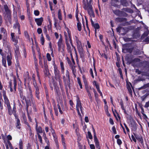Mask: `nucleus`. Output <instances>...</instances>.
<instances>
[{
  "instance_id": "nucleus-12",
  "label": "nucleus",
  "mask_w": 149,
  "mask_h": 149,
  "mask_svg": "<svg viewBox=\"0 0 149 149\" xmlns=\"http://www.w3.org/2000/svg\"><path fill=\"white\" fill-rule=\"evenodd\" d=\"M94 133V139L96 147L97 148L99 147V144L98 140L97 137L95 130L93 127V128Z\"/></svg>"
},
{
  "instance_id": "nucleus-59",
  "label": "nucleus",
  "mask_w": 149,
  "mask_h": 149,
  "mask_svg": "<svg viewBox=\"0 0 149 149\" xmlns=\"http://www.w3.org/2000/svg\"><path fill=\"white\" fill-rule=\"evenodd\" d=\"M135 72L138 74H140L141 72L140 70L137 69L136 70Z\"/></svg>"
},
{
  "instance_id": "nucleus-33",
  "label": "nucleus",
  "mask_w": 149,
  "mask_h": 149,
  "mask_svg": "<svg viewBox=\"0 0 149 149\" xmlns=\"http://www.w3.org/2000/svg\"><path fill=\"white\" fill-rule=\"evenodd\" d=\"M60 64L61 66V71L62 72H63L64 70V68L63 65V64L62 62L60 61Z\"/></svg>"
},
{
  "instance_id": "nucleus-58",
  "label": "nucleus",
  "mask_w": 149,
  "mask_h": 149,
  "mask_svg": "<svg viewBox=\"0 0 149 149\" xmlns=\"http://www.w3.org/2000/svg\"><path fill=\"white\" fill-rule=\"evenodd\" d=\"M149 86V84H147L145 85L144 86H143V87H141V88H142L144 89L146 88H147V87H148Z\"/></svg>"
},
{
  "instance_id": "nucleus-64",
  "label": "nucleus",
  "mask_w": 149,
  "mask_h": 149,
  "mask_svg": "<svg viewBox=\"0 0 149 149\" xmlns=\"http://www.w3.org/2000/svg\"><path fill=\"white\" fill-rule=\"evenodd\" d=\"M88 95L89 97V99H90V101H91V102H92V97L91 96V93L88 94Z\"/></svg>"
},
{
  "instance_id": "nucleus-53",
  "label": "nucleus",
  "mask_w": 149,
  "mask_h": 149,
  "mask_svg": "<svg viewBox=\"0 0 149 149\" xmlns=\"http://www.w3.org/2000/svg\"><path fill=\"white\" fill-rule=\"evenodd\" d=\"M44 41L45 39L44 38H40L41 43L42 45H44Z\"/></svg>"
},
{
  "instance_id": "nucleus-7",
  "label": "nucleus",
  "mask_w": 149,
  "mask_h": 149,
  "mask_svg": "<svg viewBox=\"0 0 149 149\" xmlns=\"http://www.w3.org/2000/svg\"><path fill=\"white\" fill-rule=\"evenodd\" d=\"M58 51L61 52H63L65 48V46L62 43V40L61 38L59 39L58 42Z\"/></svg>"
},
{
  "instance_id": "nucleus-51",
  "label": "nucleus",
  "mask_w": 149,
  "mask_h": 149,
  "mask_svg": "<svg viewBox=\"0 0 149 149\" xmlns=\"http://www.w3.org/2000/svg\"><path fill=\"white\" fill-rule=\"evenodd\" d=\"M20 95L21 97L23 99H24L25 97L23 95L22 92L21 91H20Z\"/></svg>"
},
{
  "instance_id": "nucleus-37",
  "label": "nucleus",
  "mask_w": 149,
  "mask_h": 149,
  "mask_svg": "<svg viewBox=\"0 0 149 149\" xmlns=\"http://www.w3.org/2000/svg\"><path fill=\"white\" fill-rule=\"evenodd\" d=\"M93 84L94 85H95L96 87V88L97 89L99 88V84H97V83L95 81H94L93 82Z\"/></svg>"
},
{
  "instance_id": "nucleus-60",
  "label": "nucleus",
  "mask_w": 149,
  "mask_h": 149,
  "mask_svg": "<svg viewBox=\"0 0 149 149\" xmlns=\"http://www.w3.org/2000/svg\"><path fill=\"white\" fill-rule=\"evenodd\" d=\"M149 107V101L146 102L145 105L144 107L146 108H147Z\"/></svg>"
},
{
  "instance_id": "nucleus-28",
  "label": "nucleus",
  "mask_w": 149,
  "mask_h": 149,
  "mask_svg": "<svg viewBox=\"0 0 149 149\" xmlns=\"http://www.w3.org/2000/svg\"><path fill=\"white\" fill-rule=\"evenodd\" d=\"M39 89L38 87H36V88L35 94L36 97L38 99H39Z\"/></svg>"
},
{
  "instance_id": "nucleus-36",
  "label": "nucleus",
  "mask_w": 149,
  "mask_h": 149,
  "mask_svg": "<svg viewBox=\"0 0 149 149\" xmlns=\"http://www.w3.org/2000/svg\"><path fill=\"white\" fill-rule=\"evenodd\" d=\"M113 12L114 13L118 16H119L121 14V12L118 10H114Z\"/></svg>"
},
{
  "instance_id": "nucleus-39",
  "label": "nucleus",
  "mask_w": 149,
  "mask_h": 149,
  "mask_svg": "<svg viewBox=\"0 0 149 149\" xmlns=\"http://www.w3.org/2000/svg\"><path fill=\"white\" fill-rule=\"evenodd\" d=\"M12 84L11 82H9V85L8 86V88H10V90L11 92H12L13 91V89L12 87Z\"/></svg>"
},
{
  "instance_id": "nucleus-42",
  "label": "nucleus",
  "mask_w": 149,
  "mask_h": 149,
  "mask_svg": "<svg viewBox=\"0 0 149 149\" xmlns=\"http://www.w3.org/2000/svg\"><path fill=\"white\" fill-rule=\"evenodd\" d=\"M38 138L40 142L41 143H42V139L41 136L40 135V134H38Z\"/></svg>"
},
{
  "instance_id": "nucleus-23",
  "label": "nucleus",
  "mask_w": 149,
  "mask_h": 149,
  "mask_svg": "<svg viewBox=\"0 0 149 149\" xmlns=\"http://www.w3.org/2000/svg\"><path fill=\"white\" fill-rule=\"evenodd\" d=\"M17 18V17L16 16V23L15 24L13 27L14 28H15L16 29L17 28L18 29V31H19L20 29V26L18 22Z\"/></svg>"
},
{
  "instance_id": "nucleus-40",
  "label": "nucleus",
  "mask_w": 149,
  "mask_h": 149,
  "mask_svg": "<svg viewBox=\"0 0 149 149\" xmlns=\"http://www.w3.org/2000/svg\"><path fill=\"white\" fill-rule=\"evenodd\" d=\"M43 136L44 137V139L45 140V142L47 143H48L49 142V141L47 139L46 137V135L45 133H44Z\"/></svg>"
},
{
  "instance_id": "nucleus-2",
  "label": "nucleus",
  "mask_w": 149,
  "mask_h": 149,
  "mask_svg": "<svg viewBox=\"0 0 149 149\" xmlns=\"http://www.w3.org/2000/svg\"><path fill=\"white\" fill-rule=\"evenodd\" d=\"M67 46V49L68 52L70 53V55L72 56V52H74V50L75 53H76V50L75 47H74L71 43H69V42H65Z\"/></svg>"
},
{
  "instance_id": "nucleus-50",
  "label": "nucleus",
  "mask_w": 149,
  "mask_h": 149,
  "mask_svg": "<svg viewBox=\"0 0 149 149\" xmlns=\"http://www.w3.org/2000/svg\"><path fill=\"white\" fill-rule=\"evenodd\" d=\"M144 41L145 42H149V35L148 37H146L145 38Z\"/></svg>"
},
{
  "instance_id": "nucleus-43",
  "label": "nucleus",
  "mask_w": 149,
  "mask_h": 149,
  "mask_svg": "<svg viewBox=\"0 0 149 149\" xmlns=\"http://www.w3.org/2000/svg\"><path fill=\"white\" fill-rule=\"evenodd\" d=\"M112 130L114 134H116L117 133V132L116 130V129L115 127L114 126H113L112 128Z\"/></svg>"
},
{
  "instance_id": "nucleus-61",
  "label": "nucleus",
  "mask_w": 149,
  "mask_h": 149,
  "mask_svg": "<svg viewBox=\"0 0 149 149\" xmlns=\"http://www.w3.org/2000/svg\"><path fill=\"white\" fill-rule=\"evenodd\" d=\"M66 77L68 79H69V72L68 70H67L66 72Z\"/></svg>"
},
{
  "instance_id": "nucleus-1",
  "label": "nucleus",
  "mask_w": 149,
  "mask_h": 149,
  "mask_svg": "<svg viewBox=\"0 0 149 149\" xmlns=\"http://www.w3.org/2000/svg\"><path fill=\"white\" fill-rule=\"evenodd\" d=\"M83 8L87 10L88 13L91 17V18L92 19V17H95V15L92 9V6L90 3H88V0H83Z\"/></svg>"
},
{
  "instance_id": "nucleus-20",
  "label": "nucleus",
  "mask_w": 149,
  "mask_h": 149,
  "mask_svg": "<svg viewBox=\"0 0 149 149\" xmlns=\"http://www.w3.org/2000/svg\"><path fill=\"white\" fill-rule=\"evenodd\" d=\"M91 24L92 25V26L94 27V28L95 29V33H96V29H99L100 26L99 25V24H98L96 23L94 24V22H93V21L92 19L91 18Z\"/></svg>"
},
{
  "instance_id": "nucleus-56",
  "label": "nucleus",
  "mask_w": 149,
  "mask_h": 149,
  "mask_svg": "<svg viewBox=\"0 0 149 149\" xmlns=\"http://www.w3.org/2000/svg\"><path fill=\"white\" fill-rule=\"evenodd\" d=\"M85 18V19H86V27L89 31V30L88 27V21L87 20V19L86 17Z\"/></svg>"
},
{
  "instance_id": "nucleus-30",
  "label": "nucleus",
  "mask_w": 149,
  "mask_h": 149,
  "mask_svg": "<svg viewBox=\"0 0 149 149\" xmlns=\"http://www.w3.org/2000/svg\"><path fill=\"white\" fill-rule=\"evenodd\" d=\"M121 4L124 6H127L128 3L125 0H121Z\"/></svg>"
},
{
  "instance_id": "nucleus-34",
  "label": "nucleus",
  "mask_w": 149,
  "mask_h": 149,
  "mask_svg": "<svg viewBox=\"0 0 149 149\" xmlns=\"http://www.w3.org/2000/svg\"><path fill=\"white\" fill-rule=\"evenodd\" d=\"M86 137L87 139L88 138L91 139H92L93 137L90 132L89 131L88 132V135Z\"/></svg>"
},
{
  "instance_id": "nucleus-15",
  "label": "nucleus",
  "mask_w": 149,
  "mask_h": 149,
  "mask_svg": "<svg viewBox=\"0 0 149 149\" xmlns=\"http://www.w3.org/2000/svg\"><path fill=\"white\" fill-rule=\"evenodd\" d=\"M77 47L81 57H83L84 56V51L82 45Z\"/></svg>"
},
{
  "instance_id": "nucleus-9",
  "label": "nucleus",
  "mask_w": 149,
  "mask_h": 149,
  "mask_svg": "<svg viewBox=\"0 0 149 149\" xmlns=\"http://www.w3.org/2000/svg\"><path fill=\"white\" fill-rule=\"evenodd\" d=\"M3 94L4 97L5 103L7 105L9 111H10V110H11V109L10 105V102L6 96V92L5 91H3Z\"/></svg>"
},
{
  "instance_id": "nucleus-41",
  "label": "nucleus",
  "mask_w": 149,
  "mask_h": 149,
  "mask_svg": "<svg viewBox=\"0 0 149 149\" xmlns=\"http://www.w3.org/2000/svg\"><path fill=\"white\" fill-rule=\"evenodd\" d=\"M1 32L2 33H3L5 35L6 34V30L3 28H2L1 29Z\"/></svg>"
},
{
  "instance_id": "nucleus-57",
  "label": "nucleus",
  "mask_w": 149,
  "mask_h": 149,
  "mask_svg": "<svg viewBox=\"0 0 149 149\" xmlns=\"http://www.w3.org/2000/svg\"><path fill=\"white\" fill-rule=\"evenodd\" d=\"M57 106H58V109L59 110V112H60V113L61 114H62L63 113V111L61 110V108L60 106L58 104Z\"/></svg>"
},
{
  "instance_id": "nucleus-27",
  "label": "nucleus",
  "mask_w": 149,
  "mask_h": 149,
  "mask_svg": "<svg viewBox=\"0 0 149 149\" xmlns=\"http://www.w3.org/2000/svg\"><path fill=\"white\" fill-rule=\"evenodd\" d=\"M3 100L2 98V96L1 94H0V107L1 109H3Z\"/></svg>"
},
{
  "instance_id": "nucleus-8",
  "label": "nucleus",
  "mask_w": 149,
  "mask_h": 149,
  "mask_svg": "<svg viewBox=\"0 0 149 149\" xmlns=\"http://www.w3.org/2000/svg\"><path fill=\"white\" fill-rule=\"evenodd\" d=\"M72 63H71V62L70 61H68V62L70 65V66L72 70V72L73 75L75 77H76V70L75 66V63L73 59H72Z\"/></svg>"
},
{
  "instance_id": "nucleus-18",
  "label": "nucleus",
  "mask_w": 149,
  "mask_h": 149,
  "mask_svg": "<svg viewBox=\"0 0 149 149\" xmlns=\"http://www.w3.org/2000/svg\"><path fill=\"white\" fill-rule=\"evenodd\" d=\"M43 21V18L42 17H40L39 18H36L35 19V21L36 22L37 25L38 26L41 25Z\"/></svg>"
},
{
  "instance_id": "nucleus-17",
  "label": "nucleus",
  "mask_w": 149,
  "mask_h": 149,
  "mask_svg": "<svg viewBox=\"0 0 149 149\" xmlns=\"http://www.w3.org/2000/svg\"><path fill=\"white\" fill-rule=\"evenodd\" d=\"M36 129L37 132V135L39 134V133H42V128L40 126L38 127V123L37 122H36Z\"/></svg>"
},
{
  "instance_id": "nucleus-22",
  "label": "nucleus",
  "mask_w": 149,
  "mask_h": 149,
  "mask_svg": "<svg viewBox=\"0 0 149 149\" xmlns=\"http://www.w3.org/2000/svg\"><path fill=\"white\" fill-rule=\"evenodd\" d=\"M61 142L62 145L63 146L64 149H66V145L65 144V138L63 134L61 135Z\"/></svg>"
},
{
  "instance_id": "nucleus-26",
  "label": "nucleus",
  "mask_w": 149,
  "mask_h": 149,
  "mask_svg": "<svg viewBox=\"0 0 149 149\" xmlns=\"http://www.w3.org/2000/svg\"><path fill=\"white\" fill-rule=\"evenodd\" d=\"M15 54L17 56H18L19 54V47L16 45H15Z\"/></svg>"
},
{
  "instance_id": "nucleus-31",
  "label": "nucleus",
  "mask_w": 149,
  "mask_h": 149,
  "mask_svg": "<svg viewBox=\"0 0 149 149\" xmlns=\"http://www.w3.org/2000/svg\"><path fill=\"white\" fill-rule=\"evenodd\" d=\"M44 72L45 76H49V75L50 73L49 72L48 69L47 70H44Z\"/></svg>"
},
{
  "instance_id": "nucleus-13",
  "label": "nucleus",
  "mask_w": 149,
  "mask_h": 149,
  "mask_svg": "<svg viewBox=\"0 0 149 149\" xmlns=\"http://www.w3.org/2000/svg\"><path fill=\"white\" fill-rule=\"evenodd\" d=\"M11 39L14 42V45H17L18 42V40H17L18 37L16 36L15 37V33H11Z\"/></svg>"
},
{
  "instance_id": "nucleus-29",
  "label": "nucleus",
  "mask_w": 149,
  "mask_h": 149,
  "mask_svg": "<svg viewBox=\"0 0 149 149\" xmlns=\"http://www.w3.org/2000/svg\"><path fill=\"white\" fill-rule=\"evenodd\" d=\"M61 12V9H59L58 10V18L60 20H61L62 19V17Z\"/></svg>"
},
{
  "instance_id": "nucleus-45",
  "label": "nucleus",
  "mask_w": 149,
  "mask_h": 149,
  "mask_svg": "<svg viewBox=\"0 0 149 149\" xmlns=\"http://www.w3.org/2000/svg\"><path fill=\"white\" fill-rule=\"evenodd\" d=\"M74 39L75 40L76 43L80 41L79 40L78 38L76 36L74 37Z\"/></svg>"
},
{
  "instance_id": "nucleus-46",
  "label": "nucleus",
  "mask_w": 149,
  "mask_h": 149,
  "mask_svg": "<svg viewBox=\"0 0 149 149\" xmlns=\"http://www.w3.org/2000/svg\"><path fill=\"white\" fill-rule=\"evenodd\" d=\"M44 70H46V69L47 70V69H48L47 64L45 62L44 63Z\"/></svg>"
},
{
  "instance_id": "nucleus-55",
  "label": "nucleus",
  "mask_w": 149,
  "mask_h": 149,
  "mask_svg": "<svg viewBox=\"0 0 149 149\" xmlns=\"http://www.w3.org/2000/svg\"><path fill=\"white\" fill-rule=\"evenodd\" d=\"M112 1V5L116 6V5H114L113 4V3L115 2H116L117 3V2L118 1V0H111Z\"/></svg>"
},
{
  "instance_id": "nucleus-35",
  "label": "nucleus",
  "mask_w": 149,
  "mask_h": 149,
  "mask_svg": "<svg viewBox=\"0 0 149 149\" xmlns=\"http://www.w3.org/2000/svg\"><path fill=\"white\" fill-rule=\"evenodd\" d=\"M77 81L79 85V86L80 87V88H82V85L80 80L79 77L77 78Z\"/></svg>"
},
{
  "instance_id": "nucleus-63",
  "label": "nucleus",
  "mask_w": 149,
  "mask_h": 149,
  "mask_svg": "<svg viewBox=\"0 0 149 149\" xmlns=\"http://www.w3.org/2000/svg\"><path fill=\"white\" fill-rule=\"evenodd\" d=\"M43 31L44 32V33H45L46 34L47 32V30L46 27H45L44 28Z\"/></svg>"
},
{
  "instance_id": "nucleus-21",
  "label": "nucleus",
  "mask_w": 149,
  "mask_h": 149,
  "mask_svg": "<svg viewBox=\"0 0 149 149\" xmlns=\"http://www.w3.org/2000/svg\"><path fill=\"white\" fill-rule=\"evenodd\" d=\"M85 89L88 93V94L91 93V91L93 89V88H92L90 86H88V84L85 85Z\"/></svg>"
},
{
  "instance_id": "nucleus-44",
  "label": "nucleus",
  "mask_w": 149,
  "mask_h": 149,
  "mask_svg": "<svg viewBox=\"0 0 149 149\" xmlns=\"http://www.w3.org/2000/svg\"><path fill=\"white\" fill-rule=\"evenodd\" d=\"M83 80L84 83V84H85V85L88 84L87 83L86 80L84 76H83Z\"/></svg>"
},
{
  "instance_id": "nucleus-25",
  "label": "nucleus",
  "mask_w": 149,
  "mask_h": 149,
  "mask_svg": "<svg viewBox=\"0 0 149 149\" xmlns=\"http://www.w3.org/2000/svg\"><path fill=\"white\" fill-rule=\"evenodd\" d=\"M6 146L7 149H9V147L10 148V149H13L12 145L9 141H7V143L6 144Z\"/></svg>"
},
{
  "instance_id": "nucleus-24",
  "label": "nucleus",
  "mask_w": 149,
  "mask_h": 149,
  "mask_svg": "<svg viewBox=\"0 0 149 149\" xmlns=\"http://www.w3.org/2000/svg\"><path fill=\"white\" fill-rule=\"evenodd\" d=\"M16 120V127L18 129H20V126L21 124L20 123V121L19 119L17 118Z\"/></svg>"
},
{
  "instance_id": "nucleus-62",
  "label": "nucleus",
  "mask_w": 149,
  "mask_h": 149,
  "mask_svg": "<svg viewBox=\"0 0 149 149\" xmlns=\"http://www.w3.org/2000/svg\"><path fill=\"white\" fill-rule=\"evenodd\" d=\"M90 148L91 149H95V146L93 144H90Z\"/></svg>"
},
{
  "instance_id": "nucleus-32",
  "label": "nucleus",
  "mask_w": 149,
  "mask_h": 149,
  "mask_svg": "<svg viewBox=\"0 0 149 149\" xmlns=\"http://www.w3.org/2000/svg\"><path fill=\"white\" fill-rule=\"evenodd\" d=\"M2 64L5 67H6V60L5 58L3 57H2Z\"/></svg>"
},
{
  "instance_id": "nucleus-52",
  "label": "nucleus",
  "mask_w": 149,
  "mask_h": 149,
  "mask_svg": "<svg viewBox=\"0 0 149 149\" xmlns=\"http://www.w3.org/2000/svg\"><path fill=\"white\" fill-rule=\"evenodd\" d=\"M117 143L119 145H120L122 143L121 141L119 139H118L117 140Z\"/></svg>"
},
{
  "instance_id": "nucleus-38",
  "label": "nucleus",
  "mask_w": 149,
  "mask_h": 149,
  "mask_svg": "<svg viewBox=\"0 0 149 149\" xmlns=\"http://www.w3.org/2000/svg\"><path fill=\"white\" fill-rule=\"evenodd\" d=\"M46 56L48 61H50L51 60V57L50 54L47 53L46 55Z\"/></svg>"
},
{
  "instance_id": "nucleus-48",
  "label": "nucleus",
  "mask_w": 149,
  "mask_h": 149,
  "mask_svg": "<svg viewBox=\"0 0 149 149\" xmlns=\"http://www.w3.org/2000/svg\"><path fill=\"white\" fill-rule=\"evenodd\" d=\"M34 14L36 16H38L39 14V12L38 10H36L34 11Z\"/></svg>"
},
{
  "instance_id": "nucleus-19",
  "label": "nucleus",
  "mask_w": 149,
  "mask_h": 149,
  "mask_svg": "<svg viewBox=\"0 0 149 149\" xmlns=\"http://www.w3.org/2000/svg\"><path fill=\"white\" fill-rule=\"evenodd\" d=\"M6 58L8 65H10L11 64V59H12L11 54H10V55L7 56Z\"/></svg>"
},
{
  "instance_id": "nucleus-6",
  "label": "nucleus",
  "mask_w": 149,
  "mask_h": 149,
  "mask_svg": "<svg viewBox=\"0 0 149 149\" xmlns=\"http://www.w3.org/2000/svg\"><path fill=\"white\" fill-rule=\"evenodd\" d=\"M76 101V109L78 115L79 116H81V113L79 112V109H80L81 113H82L83 108L82 106L81 103L80 101L79 98L78 97H77Z\"/></svg>"
},
{
  "instance_id": "nucleus-10",
  "label": "nucleus",
  "mask_w": 149,
  "mask_h": 149,
  "mask_svg": "<svg viewBox=\"0 0 149 149\" xmlns=\"http://www.w3.org/2000/svg\"><path fill=\"white\" fill-rule=\"evenodd\" d=\"M117 31L123 35H125L127 32L128 29L126 27H122L119 26L117 28Z\"/></svg>"
},
{
  "instance_id": "nucleus-49",
  "label": "nucleus",
  "mask_w": 149,
  "mask_h": 149,
  "mask_svg": "<svg viewBox=\"0 0 149 149\" xmlns=\"http://www.w3.org/2000/svg\"><path fill=\"white\" fill-rule=\"evenodd\" d=\"M37 32L39 34H40L42 32V30L41 28H39L37 29Z\"/></svg>"
},
{
  "instance_id": "nucleus-11",
  "label": "nucleus",
  "mask_w": 149,
  "mask_h": 149,
  "mask_svg": "<svg viewBox=\"0 0 149 149\" xmlns=\"http://www.w3.org/2000/svg\"><path fill=\"white\" fill-rule=\"evenodd\" d=\"M29 93H30V95H29V100H26V106H27V108L28 107L29 105H31V101H32L33 98V95H32V92L31 90V89L29 88Z\"/></svg>"
},
{
  "instance_id": "nucleus-5",
  "label": "nucleus",
  "mask_w": 149,
  "mask_h": 149,
  "mask_svg": "<svg viewBox=\"0 0 149 149\" xmlns=\"http://www.w3.org/2000/svg\"><path fill=\"white\" fill-rule=\"evenodd\" d=\"M54 74L55 75V79L58 80L59 83H60L61 81V75L60 73V72L58 70V69L57 67L55 64V63H54Z\"/></svg>"
},
{
  "instance_id": "nucleus-4",
  "label": "nucleus",
  "mask_w": 149,
  "mask_h": 149,
  "mask_svg": "<svg viewBox=\"0 0 149 149\" xmlns=\"http://www.w3.org/2000/svg\"><path fill=\"white\" fill-rule=\"evenodd\" d=\"M4 8L5 10L6 14L4 16L5 20L9 21L11 19V14L10 10L8 9V6L5 4L4 5Z\"/></svg>"
},
{
  "instance_id": "nucleus-3",
  "label": "nucleus",
  "mask_w": 149,
  "mask_h": 149,
  "mask_svg": "<svg viewBox=\"0 0 149 149\" xmlns=\"http://www.w3.org/2000/svg\"><path fill=\"white\" fill-rule=\"evenodd\" d=\"M64 24L65 26V30L67 31L68 33L66 32H64V36L65 38V42H69L70 43H71L72 40H71V32L70 31H69V29L68 28H67L65 24V23H64Z\"/></svg>"
},
{
  "instance_id": "nucleus-16",
  "label": "nucleus",
  "mask_w": 149,
  "mask_h": 149,
  "mask_svg": "<svg viewBox=\"0 0 149 149\" xmlns=\"http://www.w3.org/2000/svg\"><path fill=\"white\" fill-rule=\"evenodd\" d=\"M52 135L54 138V140L57 149H59V145L58 141V139L55 133H52Z\"/></svg>"
},
{
  "instance_id": "nucleus-14",
  "label": "nucleus",
  "mask_w": 149,
  "mask_h": 149,
  "mask_svg": "<svg viewBox=\"0 0 149 149\" xmlns=\"http://www.w3.org/2000/svg\"><path fill=\"white\" fill-rule=\"evenodd\" d=\"M78 13L77 11V10H76V17L77 19V20L78 22L77 24V28L78 30L79 31H80L81 30V24L80 22L79 21V18L78 17Z\"/></svg>"
},
{
  "instance_id": "nucleus-47",
  "label": "nucleus",
  "mask_w": 149,
  "mask_h": 149,
  "mask_svg": "<svg viewBox=\"0 0 149 149\" xmlns=\"http://www.w3.org/2000/svg\"><path fill=\"white\" fill-rule=\"evenodd\" d=\"M106 109L105 110V112H106V113H107V116H110V114L109 113L108 111V108H107H107H105Z\"/></svg>"
},
{
  "instance_id": "nucleus-54",
  "label": "nucleus",
  "mask_w": 149,
  "mask_h": 149,
  "mask_svg": "<svg viewBox=\"0 0 149 149\" xmlns=\"http://www.w3.org/2000/svg\"><path fill=\"white\" fill-rule=\"evenodd\" d=\"M19 147H23V142L21 140H20L19 143Z\"/></svg>"
}]
</instances>
